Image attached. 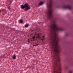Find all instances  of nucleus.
Here are the masks:
<instances>
[{"label":"nucleus","mask_w":73,"mask_h":73,"mask_svg":"<svg viewBox=\"0 0 73 73\" xmlns=\"http://www.w3.org/2000/svg\"><path fill=\"white\" fill-rule=\"evenodd\" d=\"M50 27L51 29V38L52 40L50 44L52 48H54V52L55 53H58L60 51V47L58 44V38L56 32L62 31V28L60 27H57V25L54 22L51 23Z\"/></svg>","instance_id":"nucleus-1"},{"label":"nucleus","mask_w":73,"mask_h":73,"mask_svg":"<svg viewBox=\"0 0 73 73\" xmlns=\"http://www.w3.org/2000/svg\"><path fill=\"white\" fill-rule=\"evenodd\" d=\"M47 7L49 8L48 10L47 18L48 19H50L53 17L52 15V2L47 5Z\"/></svg>","instance_id":"nucleus-2"},{"label":"nucleus","mask_w":73,"mask_h":73,"mask_svg":"<svg viewBox=\"0 0 73 73\" xmlns=\"http://www.w3.org/2000/svg\"><path fill=\"white\" fill-rule=\"evenodd\" d=\"M25 8H26V9H25V10H27L29 9V6H28V4L27 3H25L24 5Z\"/></svg>","instance_id":"nucleus-3"},{"label":"nucleus","mask_w":73,"mask_h":73,"mask_svg":"<svg viewBox=\"0 0 73 73\" xmlns=\"http://www.w3.org/2000/svg\"><path fill=\"white\" fill-rule=\"evenodd\" d=\"M64 8L69 9H71V8L69 6H64Z\"/></svg>","instance_id":"nucleus-4"},{"label":"nucleus","mask_w":73,"mask_h":73,"mask_svg":"<svg viewBox=\"0 0 73 73\" xmlns=\"http://www.w3.org/2000/svg\"><path fill=\"white\" fill-rule=\"evenodd\" d=\"M40 33H38L37 35V36L36 37V38H40Z\"/></svg>","instance_id":"nucleus-5"},{"label":"nucleus","mask_w":73,"mask_h":73,"mask_svg":"<svg viewBox=\"0 0 73 73\" xmlns=\"http://www.w3.org/2000/svg\"><path fill=\"white\" fill-rule=\"evenodd\" d=\"M21 9H24V8H25V6L23 5H21Z\"/></svg>","instance_id":"nucleus-6"},{"label":"nucleus","mask_w":73,"mask_h":73,"mask_svg":"<svg viewBox=\"0 0 73 73\" xmlns=\"http://www.w3.org/2000/svg\"><path fill=\"white\" fill-rule=\"evenodd\" d=\"M43 4V2H40L39 3V5H42Z\"/></svg>","instance_id":"nucleus-7"},{"label":"nucleus","mask_w":73,"mask_h":73,"mask_svg":"<svg viewBox=\"0 0 73 73\" xmlns=\"http://www.w3.org/2000/svg\"><path fill=\"white\" fill-rule=\"evenodd\" d=\"M25 28H27L28 27V24L25 25Z\"/></svg>","instance_id":"nucleus-8"},{"label":"nucleus","mask_w":73,"mask_h":73,"mask_svg":"<svg viewBox=\"0 0 73 73\" xmlns=\"http://www.w3.org/2000/svg\"><path fill=\"white\" fill-rule=\"evenodd\" d=\"M13 59H15V58H16V56H15V55H13Z\"/></svg>","instance_id":"nucleus-9"},{"label":"nucleus","mask_w":73,"mask_h":73,"mask_svg":"<svg viewBox=\"0 0 73 73\" xmlns=\"http://www.w3.org/2000/svg\"><path fill=\"white\" fill-rule=\"evenodd\" d=\"M19 23H23V20H19Z\"/></svg>","instance_id":"nucleus-10"},{"label":"nucleus","mask_w":73,"mask_h":73,"mask_svg":"<svg viewBox=\"0 0 73 73\" xmlns=\"http://www.w3.org/2000/svg\"><path fill=\"white\" fill-rule=\"evenodd\" d=\"M73 73V72L72 71H69V73Z\"/></svg>","instance_id":"nucleus-11"},{"label":"nucleus","mask_w":73,"mask_h":73,"mask_svg":"<svg viewBox=\"0 0 73 73\" xmlns=\"http://www.w3.org/2000/svg\"><path fill=\"white\" fill-rule=\"evenodd\" d=\"M33 38V39H35V36H34Z\"/></svg>","instance_id":"nucleus-12"},{"label":"nucleus","mask_w":73,"mask_h":73,"mask_svg":"<svg viewBox=\"0 0 73 73\" xmlns=\"http://www.w3.org/2000/svg\"><path fill=\"white\" fill-rule=\"evenodd\" d=\"M45 37V36H43L42 37H43V38H44V37Z\"/></svg>","instance_id":"nucleus-13"},{"label":"nucleus","mask_w":73,"mask_h":73,"mask_svg":"<svg viewBox=\"0 0 73 73\" xmlns=\"http://www.w3.org/2000/svg\"><path fill=\"white\" fill-rule=\"evenodd\" d=\"M34 46H35V45H34Z\"/></svg>","instance_id":"nucleus-14"}]
</instances>
